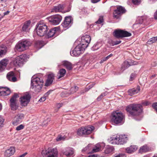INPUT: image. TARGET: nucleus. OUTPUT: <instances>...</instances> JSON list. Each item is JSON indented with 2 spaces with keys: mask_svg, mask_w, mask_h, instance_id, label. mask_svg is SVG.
Masks as SVG:
<instances>
[{
  "mask_svg": "<svg viewBox=\"0 0 157 157\" xmlns=\"http://www.w3.org/2000/svg\"><path fill=\"white\" fill-rule=\"evenodd\" d=\"M126 109L129 115L138 116L142 112V106L140 104L133 103L127 106Z\"/></svg>",
  "mask_w": 157,
  "mask_h": 157,
  "instance_id": "1",
  "label": "nucleus"
},
{
  "mask_svg": "<svg viewBox=\"0 0 157 157\" xmlns=\"http://www.w3.org/2000/svg\"><path fill=\"white\" fill-rule=\"evenodd\" d=\"M44 82L42 78L33 76L31 78V88L35 92H39L41 90Z\"/></svg>",
  "mask_w": 157,
  "mask_h": 157,
  "instance_id": "2",
  "label": "nucleus"
},
{
  "mask_svg": "<svg viewBox=\"0 0 157 157\" xmlns=\"http://www.w3.org/2000/svg\"><path fill=\"white\" fill-rule=\"evenodd\" d=\"M31 44V43L28 40H22L17 44L15 48L18 51L22 52L28 49Z\"/></svg>",
  "mask_w": 157,
  "mask_h": 157,
  "instance_id": "3",
  "label": "nucleus"
},
{
  "mask_svg": "<svg viewBox=\"0 0 157 157\" xmlns=\"http://www.w3.org/2000/svg\"><path fill=\"white\" fill-rule=\"evenodd\" d=\"M35 30L38 36H42L46 34L48 27L45 24L40 22L36 25Z\"/></svg>",
  "mask_w": 157,
  "mask_h": 157,
  "instance_id": "4",
  "label": "nucleus"
},
{
  "mask_svg": "<svg viewBox=\"0 0 157 157\" xmlns=\"http://www.w3.org/2000/svg\"><path fill=\"white\" fill-rule=\"evenodd\" d=\"M111 139V143L113 144H123L128 140V138L125 135H117Z\"/></svg>",
  "mask_w": 157,
  "mask_h": 157,
  "instance_id": "5",
  "label": "nucleus"
},
{
  "mask_svg": "<svg viewBox=\"0 0 157 157\" xmlns=\"http://www.w3.org/2000/svg\"><path fill=\"white\" fill-rule=\"evenodd\" d=\"M124 118V115L122 113L114 112L112 114L111 121L115 124H121Z\"/></svg>",
  "mask_w": 157,
  "mask_h": 157,
  "instance_id": "6",
  "label": "nucleus"
},
{
  "mask_svg": "<svg viewBox=\"0 0 157 157\" xmlns=\"http://www.w3.org/2000/svg\"><path fill=\"white\" fill-rule=\"evenodd\" d=\"M94 129V127L91 125L82 127L78 129L77 134L81 136L89 135L92 133Z\"/></svg>",
  "mask_w": 157,
  "mask_h": 157,
  "instance_id": "7",
  "label": "nucleus"
},
{
  "mask_svg": "<svg viewBox=\"0 0 157 157\" xmlns=\"http://www.w3.org/2000/svg\"><path fill=\"white\" fill-rule=\"evenodd\" d=\"M58 151L56 148H48L47 150H43L42 154L44 157H57Z\"/></svg>",
  "mask_w": 157,
  "mask_h": 157,
  "instance_id": "8",
  "label": "nucleus"
},
{
  "mask_svg": "<svg viewBox=\"0 0 157 157\" xmlns=\"http://www.w3.org/2000/svg\"><path fill=\"white\" fill-rule=\"evenodd\" d=\"M113 35L117 38L130 36H131V33L127 31L123 30L117 29L113 32Z\"/></svg>",
  "mask_w": 157,
  "mask_h": 157,
  "instance_id": "9",
  "label": "nucleus"
},
{
  "mask_svg": "<svg viewBox=\"0 0 157 157\" xmlns=\"http://www.w3.org/2000/svg\"><path fill=\"white\" fill-rule=\"evenodd\" d=\"M86 45L83 46L81 44L77 45L75 48L71 52V54L73 56H78L81 54L82 53L85 49L86 48Z\"/></svg>",
  "mask_w": 157,
  "mask_h": 157,
  "instance_id": "10",
  "label": "nucleus"
},
{
  "mask_svg": "<svg viewBox=\"0 0 157 157\" xmlns=\"http://www.w3.org/2000/svg\"><path fill=\"white\" fill-rule=\"evenodd\" d=\"M31 98L30 95L28 93H25L20 98L21 105L22 106H26L29 102Z\"/></svg>",
  "mask_w": 157,
  "mask_h": 157,
  "instance_id": "11",
  "label": "nucleus"
},
{
  "mask_svg": "<svg viewBox=\"0 0 157 157\" xmlns=\"http://www.w3.org/2000/svg\"><path fill=\"white\" fill-rule=\"evenodd\" d=\"M62 19V17L59 15L52 16L48 18L49 21L54 25L59 24Z\"/></svg>",
  "mask_w": 157,
  "mask_h": 157,
  "instance_id": "12",
  "label": "nucleus"
},
{
  "mask_svg": "<svg viewBox=\"0 0 157 157\" xmlns=\"http://www.w3.org/2000/svg\"><path fill=\"white\" fill-rule=\"evenodd\" d=\"M125 12V10L124 8L121 6H118L117 9L114 10L113 17L117 19L120 17L121 14L124 13Z\"/></svg>",
  "mask_w": 157,
  "mask_h": 157,
  "instance_id": "13",
  "label": "nucleus"
},
{
  "mask_svg": "<svg viewBox=\"0 0 157 157\" xmlns=\"http://www.w3.org/2000/svg\"><path fill=\"white\" fill-rule=\"evenodd\" d=\"M73 19L71 16L66 17L65 18L63 23L62 24L63 28L65 29L64 30L68 29L72 24Z\"/></svg>",
  "mask_w": 157,
  "mask_h": 157,
  "instance_id": "14",
  "label": "nucleus"
},
{
  "mask_svg": "<svg viewBox=\"0 0 157 157\" xmlns=\"http://www.w3.org/2000/svg\"><path fill=\"white\" fill-rule=\"evenodd\" d=\"M18 96L17 94H14L10 100V105L11 109L12 110H16L18 108V106L16 103V98H18Z\"/></svg>",
  "mask_w": 157,
  "mask_h": 157,
  "instance_id": "15",
  "label": "nucleus"
},
{
  "mask_svg": "<svg viewBox=\"0 0 157 157\" xmlns=\"http://www.w3.org/2000/svg\"><path fill=\"white\" fill-rule=\"evenodd\" d=\"M26 55H21L17 56L15 60L14 61V63L16 65L19 67L22 66L23 64V63L25 59Z\"/></svg>",
  "mask_w": 157,
  "mask_h": 157,
  "instance_id": "16",
  "label": "nucleus"
},
{
  "mask_svg": "<svg viewBox=\"0 0 157 157\" xmlns=\"http://www.w3.org/2000/svg\"><path fill=\"white\" fill-rule=\"evenodd\" d=\"M91 39L90 36L89 35H86L83 36L81 37V41L80 44L83 46H85L86 45V48L90 42Z\"/></svg>",
  "mask_w": 157,
  "mask_h": 157,
  "instance_id": "17",
  "label": "nucleus"
},
{
  "mask_svg": "<svg viewBox=\"0 0 157 157\" xmlns=\"http://www.w3.org/2000/svg\"><path fill=\"white\" fill-rule=\"evenodd\" d=\"M24 117V115L22 114L17 115L13 119V124L14 125H17L18 124L21 123Z\"/></svg>",
  "mask_w": 157,
  "mask_h": 157,
  "instance_id": "18",
  "label": "nucleus"
},
{
  "mask_svg": "<svg viewBox=\"0 0 157 157\" xmlns=\"http://www.w3.org/2000/svg\"><path fill=\"white\" fill-rule=\"evenodd\" d=\"M11 93L9 88L6 87H0V95L6 96L9 95Z\"/></svg>",
  "mask_w": 157,
  "mask_h": 157,
  "instance_id": "19",
  "label": "nucleus"
},
{
  "mask_svg": "<svg viewBox=\"0 0 157 157\" xmlns=\"http://www.w3.org/2000/svg\"><path fill=\"white\" fill-rule=\"evenodd\" d=\"M59 29L58 27H55L50 29L47 35L48 37H51L53 36H56L57 35V33L58 32Z\"/></svg>",
  "mask_w": 157,
  "mask_h": 157,
  "instance_id": "20",
  "label": "nucleus"
},
{
  "mask_svg": "<svg viewBox=\"0 0 157 157\" xmlns=\"http://www.w3.org/2000/svg\"><path fill=\"white\" fill-rule=\"evenodd\" d=\"M103 144L98 143L96 144L92 149L91 151V153L97 152L101 151L102 149Z\"/></svg>",
  "mask_w": 157,
  "mask_h": 157,
  "instance_id": "21",
  "label": "nucleus"
},
{
  "mask_svg": "<svg viewBox=\"0 0 157 157\" xmlns=\"http://www.w3.org/2000/svg\"><path fill=\"white\" fill-rule=\"evenodd\" d=\"M15 152V149L13 147H11L6 150L4 152V155L6 157H9L13 155Z\"/></svg>",
  "mask_w": 157,
  "mask_h": 157,
  "instance_id": "22",
  "label": "nucleus"
},
{
  "mask_svg": "<svg viewBox=\"0 0 157 157\" xmlns=\"http://www.w3.org/2000/svg\"><path fill=\"white\" fill-rule=\"evenodd\" d=\"M8 60L7 59H3L0 62V72H1L6 68L8 63Z\"/></svg>",
  "mask_w": 157,
  "mask_h": 157,
  "instance_id": "23",
  "label": "nucleus"
},
{
  "mask_svg": "<svg viewBox=\"0 0 157 157\" xmlns=\"http://www.w3.org/2000/svg\"><path fill=\"white\" fill-rule=\"evenodd\" d=\"M6 77L7 79L10 81L15 82L17 81V78L15 76L14 72L13 71L8 73Z\"/></svg>",
  "mask_w": 157,
  "mask_h": 157,
  "instance_id": "24",
  "label": "nucleus"
},
{
  "mask_svg": "<svg viewBox=\"0 0 157 157\" xmlns=\"http://www.w3.org/2000/svg\"><path fill=\"white\" fill-rule=\"evenodd\" d=\"M140 90V86H138L136 88H132L129 89L128 91V94L132 96L138 93Z\"/></svg>",
  "mask_w": 157,
  "mask_h": 157,
  "instance_id": "25",
  "label": "nucleus"
},
{
  "mask_svg": "<svg viewBox=\"0 0 157 157\" xmlns=\"http://www.w3.org/2000/svg\"><path fill=\"white\" fill-rule=\"evenodd\" d=\"M64 8L63 5L59 4L57 6H56L54 7L51 10V12H61Z\"/></svg>",
  "mask_w": 157,
  "mask_h": 157,
  "instance_id": "26",
  "label": "nucleus"
},
{
  "mask_svg": "<svg viewBox=\"0 0 157 157\" xmlns=\"http://www.w3.org/2000/svg\"><path fill=\"white\" fill-rule=\"evenodd\" d=\"M74 153L73 148L68 147L66 148V151L64 152V154L67 156H71Z\"/></svg>",
  "mask_w": 157,
  "mask_h": 157,
  "instance_id": "27",
  "label": "nucleus"
},
{
  "mask_svg": "<svg viewBox=\"0 0 157 157\" xmlns=\"http://www.w3.org/2000/svg\"><path fill=\"white\" fill-rule=\"evenodd\" d=\"M63 64L69 71L71 70L73 68V65L71 63L67 61H63Z\"/></svg>",
  "mask_w": 157,
  "mask_h": 157,
  "instance_id": "28",
  "label": "nucleus"
},
{
  "mask_svg": "<svg viewBox=\"0 0 157 157\" xmlns=\"http://www.w3.org/2000/svg\"><path fill=\"white\" fill-rule=\"evenodd\" d=\"M7 52V48L5 46H0V56L5 55Z\"/></svg>",
  "mask_w": 157,
  "mask_h": 157,
  "instance_id": "29",
  "label": "nucleus"
},
{
  "mask_svg": "<svg viewBox=\"0 0 157 157\" xmlns=\"http://www.w3.org/2000/svg\"><path fill=\"white\" fill-rule=\"evenodd\" d=\"M66 71L64 69H61L59 71L57 75V78L58 79H60L61 78L63 77L66 74Z\"/></svg>",
  "mask_w": 157,
  "mask_h": 157,
  "instance_id": "30",
  "label": "nucleus"
},
{
  "mask_svg": "<svg viewBox=\"0 0 157 157\" xmlns=\"http://www.w3.org/2000/svg\"><path fill=\"white\" fill-rule=\"evenodd\" d=\"M31 22L30 21L26 22L22 28V30L24 31H27L29 29V27L30 25Z\"/></svg>",
  "mask_w": 157,
  "mask_h": 157,
  "instance_id": "31",
  "label": "nucleus"
},
{
  "mask_svg": "<svg viewBox=\"0 0 157 157\" xmlns=\"http://www.w3.org/2000/svg\"><path fill=\"white\" fill-rule=\"evenodd\" d=\"M113 150L114 148L113 147L107 146L105 150V153L106 154H109L111 153Z\"/></svg>",
  "mask_w": 157,
  "mask_h": 157,
  "instance_id": "32",
  "label": "nucleus"
},
{
  "mask_svg": "<svg viewBox=\"0 0 157 157\" xmlns=\"http://www.w3.org/2000/svg\"><path fill=\"white\" fill-rule=\"evenodd\" d=\"M132 65L128 61H124L122 65L121 68L124 70L128 68L129 66Z\"/></svg>",
  "mask_w": 157,
  "mask_h": 157,
  "instance_id": "33",
  "label": "nucleus"
},
{
  "mask_svg": "<svg viewBox=\"0 0 157 157\" xmlns=\"http://www.w3.org/2000/svg\"><path fill=\"white\" fill-rule=\"evenodd\" d=\"M148 150V148L147 146H144L142 147L139 150V152L142 153L146 152Z\"/></svg>",
  "mask_w": 157,
  "mask_h": 157,
  "instance_id": "34",
  "label": "nucleus"
},
{
  "mask_svg": "<svg viewBox=\"0 0 157 157\" xmlns=\"http://www.w3.org/2000/svg\"><path fill=\"white\" fill-rule=\"evenodd\" d=\"M157 41V36L152 37L147 41V43L148 44H151Z\"/></svg>",
  "mask_w": 157,
  "mask_h": 157,
  "instance_id": "35",
  "label": "nucleus"
},
{
  "mask_svg": "<svg viewBox=\"0 0 157 157\" xmlns=\"http://www.w3.org/2000/svg\"><path fill=\"white\" fill-rule=\"evenodd\" d=\"M43 41H38L36 42L35 44L36 47L39 48H40L43 46Z\"/></svg>",
  "mask_w": 157,
  "mask_h": 157,
  "instance_id": "36",
  "label": "nucleus"
},
{
  "mask_svg": "<svg viewBox=\"0 0 157 157\" xmlns=\"http://www.w3.org/2000/svg\"><path fill=\"white\" fill-rule=\"evenodd\" d=\"M109 42L110 44H111L113 46L120 44L121 42V40H116L113 41L111 40Z\"/></svg>",
  "mask_w": 157,
  "mask_h": 157,
  "instance_id": "37",
  "label": "nucleus"
},
{
  "mask_svg": "<svg viewBox=\"0 0 157 157\" xmlns=\"http://www.w3.org/2000/svg\"><path fill=\"white\" fill-rule=\"evenodd\" d=\"M78 87L76 86H74L72 87L70 89V91L71 94H73L77 91L78 90Z\"/></svg>",
  "mask_w": 157,
  "mask_h": 157,
  "instance_id": "38",
  "label": "nucleus"
},
{
  "mask_svg": "<svg viewBox=\"0 0 157 157\" xmlns=\"http://www.w3.org/2000/svg\"><path fill=\"white\" fill-rule=\"evenodd\" d=\"M91 144H89L85 148L82 149V151H87V152H89V151L91 150V148H90L91 147Z\"/></svg>",
  "mask_w": 157,
  "mask_h": 157,
  "instance_id": "39",
  "label": "nucleus"
},
{
  "mask_svg": "<svg viewBox=\"0 0 157 157\" xmlns=\"http://www.w3.org/2000/svg\"><path fill=\"white\" fill-rule=\"evenodd\" d=\"M65 138V137L64 136H62L61 135H59L56 138V140L57 141H59L61 140H64Z\"/></svg>",
  "mask_w": 157,
  "mask_h": 157,
  "instance_id": "40",
  "label": "nucleus"
},
{
  "mask_svg": "<svg viewBox=\"0 0 157 157\" xmlns=\"http://www.w3.org/2000/svg\"><path fill=\"white\" fill-rule=\"evenodd\" d=\"M106 95V93L105 92L101 94L100 96L98 97L97 98V100L98 101H100Z\"/></svg>",
  "mask_w": 157,
  "mask_h": 157,
  "instance_id": "41",
  "label": "nucleus"
},
{
  "mask_svg": "<svg viewBox=\"0 0 157 157\" xmlns=\"http://www.w3.org/2000/svg\"><path fill=\"white\" fill-rule=\"evenodd\" d=\"M48 79L51 81H53L54 79V75L53 74H49L48 75Z\"/></svg>",
  "mask_w": 157,
  "mask_h": 157,
  "instance_id": "42",
  "label": "nucleus"
},
{
  "mask_svg": "<svg viewBox=\"0 0 157 157\" xmlns=\"http://www.w3.org/2000/svg\"><path fill=\"white\" fill-rule=\"evenodd\" d=\"M103 21V17L101 16L99 17V18L98 20L96 22V23L98 24H100L102 23Z\"/></svg>",
  "mask_w": 157,
  "mask_h": 157,
  "instance_id": "43",
  "label": "nucleus"
},
{
  "mask_svg": "<svg viewBox=\"0 0 157 157\" xmlns=\"http://www.w3.org/2000/svg\"><path fill=\"white\" fill-rule=\"evenodd\" d=\"M53 81H51L49 80V79H47L46 81V82L45 83V86H48L50 85L52 83Z\"/></svg>",
  "mask_w": 157,
  "mask_h": 157,
  "instance_id": "44",
  "label": "nucleus"
},
{
  "mask_svg": "<svg viewBox=\"0 0 157 157\" xmlns=\"http://www.w3.org/2000/svg\"><path fill=\"white\" fill-rule=\"evenodd\" d=\"M133 146H131L127 148L126 149V151L128 153H131L133 151V150L132 149Z\"/></svg>",
  "mask_w": 157,
  "mask_h": 157,
  "instance_id": "45",
  "label": "nucleus"
},
{
  "mask_svg": "<svg viewBox=\"0 0 157 157\" xmlns=\"http://www.w3.org/2000/svg\"><path fill=\"white\" fill-rule=\"evenodd\" d=\"M132 2L134 5H138L140 4L141 0H132Z\"/></svg>",
  "mask_w": 157,
  "mask_h": 157,
  "instance_id": "46",
  "label": "nucleus"
},
{
  "mask_svg": "<svg viewBox=\"0 0 157 157\" xmlns=\"http://www.w3.org/2000/svg\"><path fill=\"white\" fill-rule=\"evenodd\" d=\"M24 126L22 124H20L17 126L16 128V130L17 131H19L23 129L24 128Z\"/></svg>",
  "mask_w": 157,
  "mask_h": 157,
  "instance_id": "47",
  "label": "nucleus"
},
{
  "mask_svg": "<svg viewBox=\"0 0 157 157\" xmlns=\"http://www.w3.org/2000/svg\"><path fill=\"white\" fill-rule=\"evenodd\" d=\"M109 58L107 56L105 57L103 59H102L100 62V63L101 64L103 63L104 62L106 61L107 59H108Z\"/></svg>",
  "mask_w": 157,
  "mask_h": 157,
  "instance_id": "48",
  "label": "nucleus"
},
{
  "mask_svg": "<svg viewBox=\"0 0 157 157\" xmlns=\"http://www.w3.org/2000/svg\"><path fill=\"white\" fill-rule=\"evenodd\" d=\"M135 76V74L133 73H132L130 75V80L132 81L134 78Z\"/></svg>",
  "mask_w": 157,
  "mask_h": 157,
  "instance_id": "49",
  "label": "nucleus"
},
{
  "mask_svg": "<svg viewBox=\"0 0 157 157\" xmlns=\"http://www.w3.org/2000/svg\"><path fill=\"white\" fill-rule=\"evenodd\" d=\"M4 121V119L0 116V128L1 127V125L2 124Z\"/></svg>",
  "mask_w": 157,
  "mask_h": 157,
  "instance_id": "50",
  "label": "nucleus"
},
{
  "mask_svg": "<svg viewBox=\"0 0 157 157\" xmlns=\"http://www.w3.org/2000/svg\"><path fill=\"white\" fill-rule=\"evenodd\" d=\"M152 106L156 110L157 112V102L154 103L152 105Z\"/></svg>",
  "mask_w": 157,
  "mask_h": 157,
  "instance_id": "51",
  "label": "nucleus"
},
{
  "mask_svg": "<svg viewBox=\"0 0 157 157\" xmlns=\"http://www.w3.org/2000/svg\"><path fill=\"white\" fill-rule=\"evenodd\" d=\"M46 99V97L45 96H44L42 98H41L40 100H39V101L40 102H43Z\"/></svg>",
  "mask_w": 157,
  "mask_h": 157,
  "instance_id": "52",
  "label": "nucleus"
},
{
  "mask_svg": "<svg viewBox=\"0 0 157 157\" xmlns=\"http://www.w3.org/2000/svg\"><path fill=\"white\" fill-rule=\"evenodd\" d=\"M115 157H126V156L124 154H119Z\"/></svg>",
  "mask_w": 157,
  "mask_h": 157,
  "instance_id": "53",
  "label": "nucleus"
},
{
  "mask_svg": "<svg viewBox=\"0 0 157 157\" xmlns=\"http://www.w3.org/2000/svg\"><path fill=\"white\" fill-rule=\"evenodd\" d=\"M63 105V104L61 103H59L56 105V107L58 109H59Z\"/></svg>",
  "mask_w": 157,
  "mask_h": 157,
  "instance_id": "54",
  "label": "nucleus"
},
{
  "mask_svg": "<svg viewBox=\"0 0 157 157\" xmlns=\"http://www.w3.org/2000/svg\"><path fill=\"white\" fill-rule=\"evenodd\" d=\"M150 103L147 101H145L142 103L143 105L147 106L149 105Z\"/></svg>",
  "mask_w": 157,
  "mask_h": 157,
  "instance_id": "55",
  "label": "nucleus"
},
{
  "mask_svg": "<svg viewBox=\"0 0 157 157\" xmlns=\"http://www.w3.org/2000/svg\"><path fill=\"white\" fill-rule=\"evenodd\" d=\"M92 87V86H91V87H90L89 88H87V87L84 90V91L83 92H82L81 93H84V92H86L88 91Z\"/></svg>",
  "mask_w": 157,
  "mask_h": 157,
  "instance_id": "56",
  "label": "nucleus"
},
{
  "mask_svg": "<svg viewBox=\"0 0 157 157\" xmlns=\"http://www.w3.org/2000/svg\"><path fill=\"white\" fill-rule=\"evenodd\" d=\"M101 0H91L92 3H95L99 2Z\"/></svg>",
  "mask_w": 157,
  "mask_h": 157,
  "instance_id": "57",
  "label": "nucleus"
},
{
  "mask_svg": "<svg viewBox=\"0 0 157 157\" xmlns=\"http://www.w3.org/2000/svg\"><path fill=\"white\" fill-rule=\"evenodd\" d=\"M154 17L155 19H157V10L154 13Z\"/></svg>",
  "mask_w": 157,
  "mask_h": 157,
  "instance_id": "58",
  "label": "nucleus"
},
{
  "mask_svg": "<svg viewBox=\"0 0 157 157\" xmlns=\"http://www.w3.org/2000/svg\"><path fill=\"white\" fill-rule=\"evenodd\" d=\"M27 154V153L25 152L24 153V154H23L22 155L17 156V157H24Z\"/></svg>",
  "mask_w": 157,
  "mask_h": 157,
  "instance_id": "59",
  "label": "nucleus"
},
{
  "mask_svg": "<svg viewBox=\"0 0 157 157\" xmlns=\"http://www.w3.org/2000/svg\"><path fill=\"white\" fill-rule=\"evenodd\" d=\"M133 146L132 149H133V151H135L137 149V147L136 146Z\"/></svg>",
  "mask_w": 157,
  "mask_h": 157,
  "instance_id": "60",
  "label": "nucleus"
},
{
  "mask_svg": "<svg viewBox=\"0 0 157 157\" xmlns=\"http://www.w3.org/2000/svg\"><path fill=\"white\" fill-rule=\"evenodd\" d=\"M10 13V11H7L6 12H4V15L3 16H5L6 15H8Z\"/></svg>",
  "mask_w": 157,
  "mask_h": 157,
  "instance_id": "61",
  "label": "nucleus"
},
{
  "mask_svg": "<svg viewBox=\"0 0 157 157\" xmlns=\"http://www.w3.org/2000/svg\"><path fill=\"white\" fill-rule=\"evenodd\" d=\"M88 157H95V156L94 155H92L89 156Z\"/></svg>",
  "mask_w": 157,
  "mask_h": 157,
  "instance_id": "62",
  "label": "nucleus"
},
{
  "mask_svg": "<svg viewBox=\"0 0 157 157\" xmlns=\"http://www.w3.org/2000/svg\"><path fill=\"white\" fill-rule=\"evenodd\" d=\"M113 55V54H110L109 55V56H107L109 58L111 57Z\"/></svg>",
  "mask_w": 157,
  "mask_h": 157,
  "instance_id": "63",
  "label": "nucleus"
},
{
  "mask_svg": "<svg viewBox=\"0 0 157 157\" xmlns=\"http://www.w3.org/2000/svg\"><path fill=\"white\" fill-rule=\"evenodd\" d=\"M0 0L1 1V2H5L7 1V0Z\"/></svg>",
  "mask_w": 157,
  "mask_h": 157,
  "instance_id": "64",
  "label": "nucleus"
}]
</instances>
